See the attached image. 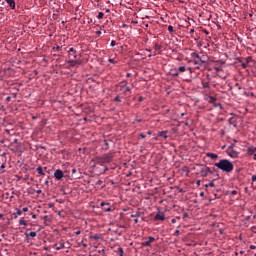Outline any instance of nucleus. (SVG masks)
<instances>
[{
	"label": "nucleus",
	"instance_id": "a878e982",
	"mask_svg": "<svg viewBox=\"0 0 256 256\" xmlns=\"http://www.w3.org/2000/svg\"><path fill=\"white\" fill-rule=\"evenodd\" d=\"M121 99L123 98L121 97V95L118 94L116 97H114L113 101H115L116 103H121Z\"/></svg>",
	"mask_w": 256,
	"mask_h": 256
},
{
	"label": "nucleus",
	"instance_id": "bf43d9fd",
	"mask_svg": "<svg viewBox=\"0 0 256 256\" xmlns=\"http://www.w3.org/2000/svg\"><path fill=\"white\" fill-rule=\"evenodd\" d=\"M206 77H207L208 81H211V75L210 74H207Z\"/></svg>",
	"mask_w": 256,
	"mask_h": 256
},
{
	"label": "nucleus",
	"instance_id": "338daca9",
	"mask_svg": "<svg viewBox=\"0 0 256 256\" xmlns=\"http://www.w3.org/2000/svg\"><path fill=\"white\" fill-rule=\"evenodd\" d=\"M97 35H101V30L96 31Z\"/></svg>",
	"mask_w": 256,
	"mask_h": 256
},
{
	"label": "nucleus",
	"instance_id": "72a5a7b5",
	"mask_svg": "<svg viewBox=\"0 0 256 256\" xmlns=\"http://www.w3.org/2000/svg\"><path fill=\"white\" fill-rule=\"evenodd\" d=\"M168 31L169 33H175V29L173 28L172 25L168 26Z\"/></svg>",
	"mask_w": 256,
	"mask_h": 256
},
{
	"label": "nucleus",
	"instance_id": "2eb2a0df",
	"mask_svg": "<svg viewBox=\"0 0 256 256\" xmlns=\"http://www.w3.org/2000/svg\"><path fill=\"white\" fill-rule=\"evenodd\" d=\"M169 75H171V77H179V71L177 68H172L169 71Z\"/></svg>",
	"mask_w": 256,
	"mask_h": 256
},
{
	"label": "nucleus",
	"instance_id": "423d86ee",
	"mask_svg": "<svg viewBox=\"0 0 256 256\" xmlns=\"http://www.w3.org/2000/svg\"><path fill=\"white\" fill-rule=\"evenodd\" d=\"M223 61L221 60H217L215 61V66H214V71H216V73H220V71H223Z\"/></svg>",
	"mask_w": 256,
	"mask_h": 256
},
{
	"label": "nucleus",
	"instance_id": "f3484780",
	"mask_svg": "<svg viewBox=\"0 0 256 256\" xmlns=\"http://www.w3.org/2000/svg\"><path fill=\"white\" fill-rule=\"evenodd\" d=\"M5 1L9 5L10 9L12 10L15 9V5H16L15 0H5Z\"/></svg>",
	"mask_w": 256,
	"mask_h": 256
},
{
	"label": "nucleus",
	"instance_id": "c756f323",
	"mask_svg": "<svg viewBox=\"0 0 256 256\" xmlns=\"http://www.w3.org/2000/svg\"><path fill=\"white\" fill-rule=\"evenodd\" d=\"M255 151H256V148H253V147L248 148V155H253Z\"/></svg>",
	"mask_w": 256,
	"mask_h": 256
},
{
	"label": "nucleus",
	"instance_id": "c9c22d12",
	"mask_svg": "<svg viewBox=\"0 0 256 256\" xmlns=\"http://www.w3.org/2000/svg\"><path fill=\"white\" fill-rule=\"evenodd\" d=\"M148 242H150V243L155 242V237L149 236V237H148Z\"/></svg>",
	"mask_w": 256,
	"mask_h": 256
},
{
	"label": "nucleus",
	"instance_id": "680f3d73",
	"mask_svg": "<svg viewBox=\"0 0 256 256\" xmlns=\"http://www.w3.org/2000/svg\"><path fill=\"white\" fill-rule=\"evenodd\" d=\"M171 223H177V219H176V218H173V219L171 220Z\"/></svg>",
	"mask_w": 256,
	"mask_h": 256
},
{
	"label": "nucleus",
	"instance_id": "9b49d317",
	"mask_svg": "<svg viewBox=\"0 0 256 256\" xmlns=\"http://www.w3.org/2000/svg\"><path fill=\"white\" fill-rule=\"evenodd\" d=\"M232 117L229 118L228 123L229 125H233V127H237V116L231 114Z\"/></svg>",
	"mask_w": 256,
	"mask_h": 256
},
{
	"label": "nucleus",
	"instance_id": "cd10ccee",
	"mask_svg": "<svg viewBox=\"0 0 256 256\" xmlns=\"http://www.w3.org/2000/svg\"><path fill=\"white\" fill-rule=\"evenodd\" d=\"M205 187H215V180H211L208 184H205Z\"/></svg>",
	"mask_w": 256,
	"mask_h": 256
},
{
	"label": "nucleus",
	"instance_id": "864d4df0",
	"mask_svg": "<svg viewBox=\"0 0 256 256\" xmlns=\"http://www.w3.org/2000/svg\"><path fill=\"white\" fill-rule=\"evenodd\" d=\"M139 137H141V139H145L146 136H145V134L140 133V134H139Z\"/></svg>",
	"mask_w": 256,
	"mask_h": 256
},
{
	"label": "nucleus",
	"instance_id": "4be33fe9",
	"mask_svg": "<svg viewBox=\"0 0 256 256\" xmlns=\"http://www.w3.org/2000/svg\"><path fill=\"white\" fill-rule=\"evenodd\" d=\"M90 239H94L95 241H99V239H101V236L99 234L90 235Z\"/></svg>",
	"mask_w": 256,
	"mask_h": 256
},
{
	"label": "nucleus",
	"instance_id": "a211bd4d",
	"mask_svg": "<svg viewBox=\"0 0 256 256\" xmlns=\"http://www.w3.org/2000/svg\"><path fill=\"white\" fill-rule=\"evenodd\" d=\"M206 156H208L210 159H218L219 158V155H217L215 153H211V152L206 153Z\"/></svg>",
	"mask_w": 256,
	"mask_h": 256
},
{
	"label": "nucleus",
	"instance_id": "bb28decb",
	"mask_svg": "<svg viewBox=\"0 0 256 256\" xmlns=\"http://www.w3.org/2000/svg\"><path fill=\"white\" fill-rule=\"evenodd\" d=\"M61 249H65V243H60V244L56 247V250H57V251H61Z\"/></svg>",
	"mask_w": 256,
	"mask_h": 256
},
{
	"label": "nucleus",
	"instance_id": "6e6d98bb",
	"mask_svg": "<svg viewBox=\"0 0 256 256\" xmlns=\"http://www.w3.org/2000/svg\"><path fill=\"white\" fill-rule=\"evenodd\" d=\"M6 101H7V103H9L11 101V96H7Z\"/></svg>",
	"mask_w": 256,
	"mask_h": 256
},
{
	"label": "nucleus",
	"instance_id": "69168bd1",
	"mask_svg": "<svg viewBox=\"0 0 256 256\" xmlns=\"http://www.w3.org/2000/svg\"><path fill=\"white\" fill-rule=\"evenodd\" d=\"M250 249H256L255 245H250Z\"/></svg>",
	"mask_w": 256,
	"mask_h": 256
},
{
	"label": "nucleus",
	"instance_id": "6ab92c4d",
	"mask_svg": "<svg viewBox=\"0 0 256 256\" xmlns=\"http://www.w3.org/2000/svg\"><path fill=\"white\" fill-rule=\"evenodd\" d=\"M158 137H162L163 139H167V131H161L158 134Z\"/></svg>",
	"mask_w": 256,
	"mask_h": 256
},
{
	"label": "nucleus",
	"instance_id": "c85d7f7f",
	"mask_svg": "<svg viewBox=\"0 0 256 256\" xmlns=\"http://www.w3.org/2000/svg\"><path fill=\"white\" fill-rule=\"evenodd\" d=\"M142 247H151V242L149 240L142 242Z\"/></svg>",
	"mask_w": 256,
	"mask_h": 256
},
{
	"label": "nucleus",
	"instance_id": "37998d69",
	"mask_svg": "<svg viewBox=\"0 0 256 256\" xmlns=\"http://www.w3.org/2000/svg\"><path fill=\"white\" fill-rule=\"evenodd\" d=\"M241 67H242V69H247V64H246V62H242V63H241Z\"/></svg>",
	"mask_w": 256,
	"mask_h": 256
},
{
	"label": "nucleus",
	"instance_id": "7ed1b4c3",
	"mask_svg": "<svg viewBox=\"0 0 256 256\" xmlns=\"http://www.w3.org/2000/svg\"><path fill=\"white\" fill-rule=\"evenodd\" d=\"M113 157H115V152L110 151L107 154L95 157L92 161H95L97 165H105L106 163H111V161H113Z\"/></svg>",
	"mask_w": 256,
	"mask_h": 256
},
{
	"label": "nucleus",
	"instance_id": "a18cd8bd",
	"mask_svg": "<svg viewBox=\"0 0 256 256\" xmlns=\"http://www.w3.org/2000/svg\"><path fill=\"white\" fill-rule=\"evenodd\" d=\"M110 45L111 47H115L117 45V42L115 40H112Z\"/></svg>",
	"mask_w": 256,
	"mask_h": 256
},
{
	"label": "nucleus",
	"instance_id": "3c124183",
	"mask_svg": "<svg viewBox=\"0 0 256 256\" xmlns=\"http://www.w3.org/2000/svg\"><path fill=\"white\" fill-rule=\"evenodd\" d=\"M230 195H237V190H232V191L230 192Z\"/></svg>",
	"mask_w": 256,
	"mask_h": 256
},
{
	"label": "nucleus",
	"instance_id": "7c9ffc66",
	"mask_svg": "<svg viewBox=\"0 0 256 256\" xmlns=\"http://www.w3.org/2000/svg\"><path fill=\"white\" fill-rule=\"evenodd\" d=\"M154 50H155V51H161V45H159V44L156 43V44L154 45Z\"/></svg>",
	"mask_w": 256,
	"mask_h": 256
},
{
	"label": "nucleus",
	"instance_id": "052dcab7",
	"mask_svg": "<svg viewBox=\"0 0 256 256\" xmlns=\"http://www.w3.org/2000/svg\"><path fill=\"white\" fill-rule=\"evenodd\" d=\"M36 193H37V195H41V193H42L41 189L36 190Z\"/></svg>",
	"mask_w": 256,
	"mask_h": 256
},
{
	"label": "nucleus",
	"instance_id": "f257e3e1",
	"mask_svg": "<svg viewBox=\"0 0 256 256\" xmlns=\"http://www.w3.org/2000/svg\"><path fill=\"white\" fill-rule=\"evenodd\" d=\"M117 91L122 99H129L131 97V87L127 86V81H122L116 86Z\"/></svg>",
	"mask_w": 256,
	"mask_h": 256
},
{
	"label": "nucleus",
	"instance_id": "c03bdc74",
	"mask_svg": "<svg viewBox=\"0 0 256 256\" xmlns=\"http://www.w3.org/2000/svg\"><path fill=\"white\" fill-rule=\"evenodd\" d=\"M52 49H53V51H60L61 50V46H56V47H53Z\"/></svg>",
	"mask_w": 256,
	"mask_h": 256
},
{
	"label": "nucleus",
	"instance_id": "09e8293b",
	"mask_svg": "<svg viewBox=\"0 0 256 256\" xmlns=\"http://www.w3.org/2000/svg\"><path fill=\"white\" fill-rule=\"evenodd\" d=\"M251 232H252V233H256V226H252V227H251Z\"/></svg>",
	"mask_w": 256,
	"mask_h": 256
},
{
	"label": "nucleus",
	"instance_id": "79ce46f5",
	"mask_svg": "<svg viewBox=\"0 0 256 256\" xmlns=\"http://www.w3.org/2000/svg\"><path fill=\"white\" fill-rule=\"evenodd\" d=\"M208 173H210L211 175H215V173H217V171L215 169H210V171H208Z\"/></svg>",
	"mask_w": 256,
	"mask_h": 256
},
{
	"label": "nucleus",
	"instance_id": "5fc2aeb1",
	"mask_svg": "<svg viewBox=\"0 0 256 256\" xmlns=\"http://www.w3.org/2000/svg\"><path fill=\"white\" fill-rule=\"evenodd\" d=\"M255 181H256V175H253L252 176V183H255Z\"/></svg>",
	"mask_w": 256,
	"mask_h": 256
},
{
	"label": "nucleus",
	"instance_id": "de8ad7c7",
	"mask_svg": "<svg viewBox=\"0 0 256 256\" xmlns=\"http://www.w3.org/2000/svg\"><path fill=\"white\" fill-rule=\"evenodd\" d=\"M186 217H189V213L185 212L183 215H182V219H186Z\"/></svg>",
	"mask_w": 256,
	"mask_h": 256
},
{
	"label": "nucleus",
	"instance_id": "2f4dec72",
	"mask_svg": "<svg viewBox=\"0 0 256 256\" xmlns=\"http://www.w3.org/2000/svg\"><path fill=\"white\" fill-rule=\"evenodd\" d=\"M130 217H132V218L141 217V212H136V213H134V214H131Z\"/></svg>",
	"mask_w": 256,
	"mask_h": 256
},
{
	"label": "nucleus",
	"instance_id": "f704fd0d",
	"mask_svg": "<svg viewBox=\"0 0 256 256\" xmlns=\"http://www.w3.org/2000/svg\"><path fill=\"white\" fill-rule=\"evenodd\" d=\"M251 60H252L251 56L246 57L245 58L246 64L249 65V63H251Z\"/></svg>",
	"mask_w": 256,
	"mask_h": 256
},
{
	"label": "nucleus",
	"instance_id": "6e6552de",
	"mask_svg": "<svg viewBox=\"0 0 256 256\" xmlns=\"http://www.w3.org/2000/svg\"><path fill=\"white\" fill-rule=\"evenodd\" d=\"M54 177L57 179V181H61V179H63L64 177L63 170L61 169L55 170Z\"/></svg>",
	"mask_w": 256,
	"mask_h": 256
},
{
	"label": "nucleus",
	"instance_id": "ddd939ff",
	"mask_svg": "<svg viewBox=\"0 0 256 256\" xmlns=\"http://www.w3.org/2000/svg\"><path fill=\"white\" fill-rule=\"evenodd\" d=\"M68 56L69 58H73V59H77V50H75V48H70L68 50Z\"/></svg>",
	"mask_w": 256,
	"mask_h": 256
},
{
	"label": "nucleus",
	"instance_id": "e433bc0d",
	"mask_svg": "<svg viewBox=\"0 0 256 256\" xmlns=\"http://www.w3.org/2000/svg\"><path fill=\"white\" fill-rule=\"evenodd\" d=\"M105 149L109 150V142L107 140H104Z\"/></svg>",
	"mask_w": 256,
	"mask_h": 256
},
{
	"label": "nucleus",
	"instance_id": "9d476101",
	"mask_svg": "<svg viewBox=\"0 0 256 256\" xmlns=\"http://www.w3.org/2000/svg\"><path fill=\"white\" fill-rule=\"evenodd\" d=\"M81 63H83L82 60H69L68 61L69 67H77V66L81 65Z\"/></svg>",
	"mask_w": 256,
	"mask_h": 256
},
{
	"label": "nucleus",
	"instance_id": "4c0bfd02",
	"mask_svg": "<svg viewBox=\"0 0 256 256\" xmlns=\"http://www.w3.org/2000/svg\"><path fill=\"white\" fill-rule=\"evenodd\" d=\"M118 253H119V256H123V248L119 247L118 248Z\"/></svg>",
	"mask_w": 256,
	"mask_h": 256
},
{
	"label": "nucleus",
	"instance_id": "f8f14e48",
	"mask_svg": "<svg viewBox=\"0 0 256 256\" xmlns=\"http://www.w3.org/2000/svg\"><path fill=\"white\" fill-rule=\"evenodd\" d=\"M177 70H178V75H180V73H185V71H190V73H191L193 68L186 67V66H180V67L177 68Z\"/></svg>",
	"mask_w": 256,
	"mask_h": 256
},
{
	"label": "nucleus",
	"instance_id": "a19ab883",
	"mask_svg": "<svg viewBox=\"0 0 256 256\" xmlns=\"http://www.w3.org/2000/svg\"><path fill=\"white\" fill-rule=\"evenodd\" d=\"M234 149H235V144H231V145L227 148V151L234 150Z\"/></svg>",
	"mask_w": 256,
	"mask_h": 256
},
{
	"label": "nucleus",
	"instance_id": "49530a36",
	"mask_svg": "<svg viewBox=\"0 0 256 256\" xmlns=\"http://www.w3.org/2000/svg\"><path fill=\"white\" fill-rule=\"evenodd\" d=\"M138 101H139V103H142V101H145V98H144L143 96H140V97L138 98Z\"/></svg>",
	"mask_w": 256,
	"mask_h": 256
},
{
	"label": "nucleus",
	"instance_id": "5701e85b",
	"mask_svg": "<svg viewBox=\"0 0 256 256\" xmlns=\"http://www.w3.org/2000/svg\"><path fill=\"white\" fill-rule=\"evenodd\" d=\"M0 172L4 173L5 172V162L2 160V162L0 163Z\"/></svg>",
	"mask_w": 256,
	"mask_h": 256
},
{
	"label": "nucleus",
	"instance_id": "0eeeda50",
	"mask_svg": "<svg viewBox=\"0 0 256 256\" xmlns=\"http://www.w3.org/2000/svg\"><path fill=\"white\" fill-rule=\"evenodd\" d=\"M100 207L106 212L109 213L111 212V203L109 202H101Z\"/></svg>",
	"mask_w": 256,
	"mask_h": 256
},
{
	"label": "nucleus",
	"instance_id": "20e7f679",
	"mask_svg": "<svg viewBox=\"0 0 256 256\" xmlns=\"http://www.w3.org/2000/svg\"><path fill=\"white\" fill-rule=\"evenodd\" d=\"M191 58L194 59V61H192L194 65H203V63H205V61L201 59V56L195 52L191 53Z\"/></svg>",
	"mask_w": 256,
	"mask_h": 256
},
{
	"label": "nucleus",
	"instance_id": "1a4fd4ad",
	"mask_svg": "<svg viewBox=\"0 0 256 256\" xmlns=\"http://www.w3.org/2000/svg\"><path fill=\"white\" fill-rule=\"evenodd\" d=\"M227 155H229V157H231L232 159H237V157H239V152L235 151V150H226Z\"/></svg>",
	"mask_w": 256,
	"mask_h": 256
},
{
	"label": "nucleus",
	"instance_id": "f03ea898",
	"mask_svg": "<svg viewBox=\"0 0 256 256\" xmlns=\"http://www.w3.org/2000/svg\"><path fill=\"white\" fill-rule=\"evenodd\" d=\"M214 165L224 173H231L234 169L233 162L229 161L228 159H221L219 162H216Z\"/></svg>",
	"mask_w": 256,
	"mask_h": 256
},
{
	"label": "nucleus",
	"instance_id": "393cba45",
	"mask_svg": "<svg viewBox=\"0 0 256 256\" xmlns=\"http://www.w3.org/2000/svg\"><path fill=\"white\" fill-rule=\"evenodd\" d=\"M215 101H217V97H215V96H209V98H208V102H209V103H215Z\"/></svg>",
	"mask_w": 256,
	"mask_h": 256
},
{
	"label": "nucleus",
	"instance_id": "0e129e2a",
	"mask_svg": "<svg viewBox=\"0 0 256 256\" xmlns=\"http://www.w3.org/2000/svg\"><path fill=\"white\" fill-rule=\"evenodd\" d=\"M179 233H180V231H179V230H176V231L174 232V235H179Z\"/></svg>",
	"mask_w": 256,
	"mask_h": 256
},
{
	"label": "nucleus",
	"instance_id": "ea45409f",
	"mask_svg": "<svg viewBox=\"0 0 256 256\" xmlns=\"http://www.w3.org/2000/svg\"><path fill=\"white\" fill-rule=\"evenodd\" d=\"M81 245L84 247V248H87V244H85L83 241L79 242L78 243V246L81 247Z\"/></svg>",
	"mask_w": 256,
	"mask_h": 256
},
{
	"label": "nucleus",
	"instance_id": "e2e57ef3",
	"mask_svg": "<svg viewBox=\"0 0 256 256\" xmlns=\"http://www.w3.org/2000/svg\"><path fill=\"white\" fill-rule=\"evenodd\" d=\"M200 197H205V192H200Z\"/></svg>",
	"mask_w": 256,
	"mask_h": 256
},
{
	"label": "nucleus",
	"instance_id": "4468645a",
	"mask_svg": "<svg viewBox=\"0 0 256 256\" xmlns=\"http://www.w3.org/2000/svg\"><path fill=\"white\" fill-rule=\"evenodd\" d=\"M154 221H165V214L163 213H157L154 216Z\"/></svg>",
	"mask_w": 256,
	"mask_h": 256
},
{
	"label": "nucleus",
	"instance_id": "39448f33",
	"mask_svg": "<svg viewBox=\"0 0 256 256\" xmlns=\"http://www.w3.org/2000/svg\"><path fill=\"white\" fill-rule=\"evenodd\" d=\"M199 166L202 167L199 171L201 177H207L209 175V171H211V168L203 166V164H200Z\"/></svg>",
	"mask_w": 256,
	"mask_h": 256
},
{
	"label": "nucleus",
	"instance_id": "13d9d810",
	"mask_svg": "<svg viewBox=\"0 0 256 256\" xmlns=\"http://www.w3.org/2000/svg\"><path fill=\"white\" fill-rule=\"evenodd\" d=\"M75 235H81V230H77L76 232H74Z\"/></svg>",
	"mask_w": 256,
	"mask_h": 256
},
{
	"label": "nucleus",
	"instance_id": "473e14b6",
	"mask_svg": "<svg viewBox=\"0 0 256 256\" xmlns=\"http://www.w3.org/2000/svg\"><path fill=\"white\" fill-rule=\"evenodd\" d=\"M105 17V14L103 12H99L97 15V19H103Z\"/></svg>",
	"mask_w": 256,
	"mask_h": 256
},
{
	"label": "nucleus",
	"instance_id": "603ef678",
	"mask_svg": "<svg viewBox=\"0 0 256 256\" xmlns=\"http://www.w3.org/2000/svg\"><path fill=\"white\" fill-rule=\"evenodd\" d=\"M96 185H103V180H98V181L96 182Z\"/></svg>",
	"mask_w": 256,
	"mask_h": 256
},
{
	"label": "nucleus",
	"instance_id": "4d7b16f0",
	"mask_svg": "<svg viewBox=\"0 0 256 256\" xmlns=\"http://www.w3.org/2000/svg\"><path fill=\"white\" fill-rule=\"evenodd\" d=\"M238 63H243V58H237Z\"/></svg>",
	"mask_w": 256,
	"mask_h": 256
},
{
	"label": "nucleus",
	"instance_id": "dca6fc26",
	"mask_svg": "<svg viewBox=\"0 0 256 256\" xmlns=\"http://www.w3.org/2000/svg\"><path fill=\"white\" fill-rule=\"evenodd\" d=\"M201 84L203 89H211V84H209V81L202 79Z\"/></svg>",
	"mask_w": 256,
	"mask_h": 256
},
{
	"label": "nucleus",
	"instance_id": "8fccbe9b",
	"mask_svg": "<svg viewBox=\"0 0 256 256\" xmlns=\"http://www.w3.org/2000/svg\"><path fill=\"white\" fill-rule=\"evenodd\" d=\"M27 211H29V208L28 207H24L23 209H22V213L24 212V213H27Z\"/></svg>",
	"mask_w": 256,
	"mask_h": 256
},
{
	"label": "nucleus",
	"instance_id": "412c9836",
	"mask_svg": "<svg viewBox=\"0 0 256 256\" xmlns=\"http://www.w3.org/2000/svg\"><path fill=\"white\" fill-rule=\"evenodd\" d=\"M13 215H14V219H17V217H18L19 215H23V211L20 210V209H17V211H16Z\"/></svg>",
	"mask_w": 256,
	"mask_h": 256
},
{
	"label": "nucleus",
	"instance_id": "b1692460",
	"mask_svg": "<svg viewBox=\"0 0 256 256\" xmlns=\"http://www.w3.org/2000/svg\"><path fill=\"white\" fill-rule=\"evenodd\" d=\"M26 237H37V232H30V233H25Z\"/></svg>",
	"mask_w": 256,
	"mask_h": 256
},
{
	"label": "nucleus",
	"instance_id": "774afa93",
	"mask_svg": "<svg viewBox=\"0 0 256 256\" xmlns=\"http://www.w3.org/2000/svg\"><path fill=\"white\" fill-rule=\"evenodd\" d=\"M126 77H128V78L131 77V73H127Z\"/></svg>",
	"mask_w": 256,
	"mask_h": 256
},
{
	"label": "nucleus",
	"instance_id": "58836bf2",
	"mask_svg": "<svg viewBox=\"0 0 256 256\" xmlns=\"http://www.w3.org/2000/svg\"><path fill=\"white\" fill-rule=\"evenodd\" d=\"M19 225H27V222L24 219L19 220Z\"/></svg>",
	"mask_w": 256,
	"mask_h": 256
},
{
	"label": "nucleus",
	"instance_id": "aec40b11",
	"mask_svg": "<svg viewBox=\"0 0 256 256\" xmlns=\"http://www.w3.org/2000/svg\"><path fill=\"white\" fill-rule=\"evenodd\" d=\"M36 171L38 175H45V172H43V167L39 166L36 168Z\"/></svg>",
	"mask_w": 256,
	"mask_h": 256
}]
</instances>
